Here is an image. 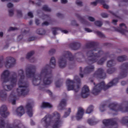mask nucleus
<instances>
[{
	"instance_id": "nucleus-1",
	"label": "nucleus",
	"mask_w": 128,
	"mask_h": 128,
	"mask_svg": "<svg viewBox=\"0 0 128 128\" xmlns=\"http://www.w3.org/2000/svg\"><path fill=\"white\" fill-rule=\"evenodd\" d=\"M56 66V58L52 57L50 60V66L46 64L41 68L40 74H36V66L34 65H30L26 68V74L28 78H32V84L34 86H38L40 90L44 92L46 86L50 84L54 80L52 79V72L50 68H54Z\"/></svg>"
},
{
	"instance_id": "nucleus-2",
	"label": "nucleus",
	"mask_w": 128,
	"mask_h": 128,
	"mask_svg": "<svg viewBox=\"0 0 128 128\" xmlns=\"http://www.w3.org/2000/svg\"><path fill=\"white\" fill-rule=\"evenodd\" d=\"M120 68L121 72L118 78H114L113 80L110 81L107 85H106L104 81L98 83L94 87L92 94H94V96H98V94H100L102 90H106L110 88H112L113 86H116V84L118 82V80H122V78H126L128 72V62H125L122 64L120 66Z\"/></svg>"
},
{
	"instance_id": "nucleus-3",
	"label": "nucleus",
	"mask_w": 128,
	"mask_h": 128,
	"mask_svg": "<svg viewBox=\"0 0 128 128\" xmlns=\"http://www.w3.org/2000/svg\"><path fill=\"white\" fill-rule=\"evenodd\" d=\"M98 43L94 41H89L85 44L84 46L88 49L85 52V56L88 58L86 62L88 64H92L96 62L98 58L104 54V52L102 50L98 52V48L95 46H98Z\"/></svg>"
},
{
	"instance_id": "nucleus-4",
	"label": "nucleus",
	"mask_w": 128,
	"mask_h": 128,
	"mask_svg": "<svg viewBox=\"0 0 128 128\" xmlns=\"http://www.w3.org/2000/svg\"><path fill=\"white\" fill-rule=\"evenodd\" d=\"M66 60H68L70 62L74 60L79 62H82L86 60V56L82 52H80L76 53L74 57L70 52L64 51L58 61L60 68H62L66 66Z\"/></svg>"
},
{
	"instance_id": "nucleus-5",
	"label": "nucleus",
	"mask_w": 128,
	"mask_h": 128,
	"mask_svg": "<svg viewBox=\"0 0 128 128\" xmlns=\"http://www.w3.org/2000/svg\"><path fill=\"white\" fill-rule=\"evenodd\" d=\"M18 76L20 78L18 82V88H17L18 96H26L28 94V82L24 80V72L23 70L20 69L18 71Z\"/></svg>"
},
{
	"instance_id": "nucleus-6",
	"label": "nucleus",
	"mask_w": 128,
	"mask_h": 128,
	"mask_svg": "<svg viewBox=\"0 0 128 128\" xmlns=\"http://www.w3.org/2000/svg\"><path fill=\"white\" fill-rule=\"evenodd\" d=\"M74 80H67L66 82V86H67L68 90H74L78 92L80 88V78L78 76H75Z\"/></svg>"
},
{
	"instance_id": "nucleus-7",
	"label": "nucleus",
	"mask_w": 128,
	"mask_h": 128,
	"mask_svg": "<svg viewBox=\"0 0 128 128\" xmlns=\"http://www.w3.org/2000/svg\"><path fill=\"white\" fill-rule=\"evenodd\" d=\"M9 84H3L2 88L6 92H10L16 86L18 82V74L16 72H12V78H10Z\"/></svg>"
},
{
	"instance_id": "nucleus-8",
	"label": "nucleus",
	"mask_w": 128,
	"mask_h": 128,
	"mask_svg": "<svg viewBox=\"0 0 128 128\" xmlns=\"http://www.w3.org/2000/svg\"><path fill=\"white\" fill-rule=\"evenodd\" d=\"M22 126V124L20 120H16L12 124H9L4 122L2 118H0V128H21Z\"/></svg>"
},
{
	"instance_id": "nucleus-9",
	"label": "nucleus",
	"mask_w": 128,
	"mask_h": 128,
	"mask_svg": "<svg viewBox=\"0 0 128 128\" xmlns=\"http://www.w3.org/2000/svg\"><path fill=\"white\" fill-rule=\"evenodd\" d=\"M55 117L56 118L54 120V124L52 126V128H60L62 126V120H60V113L56 112L52 114V118Z\"/></svg>"
},
{
	"instance_id": "nucleus-10",
	"label": "nucleus",
	"mask_w": 128,
	"mask_h": 128,
	"mask_svg": "<svg viewBox=\"0 0 128 128\" xmlns=\"http://www.w3.org/2000/svg\"><path fill=\"white\" fill-rule=\"evenodd\" d=\"M4 64L6 68H14L16 66V59L12 56L7 57Z\"/></svg>"
},
{
	"instance_id": "nucleus-11",
	"label": "nucleus",
	"mask_w": 128,
	"mask_h": 128,
	"mask_svg": "<svg viewBox=\"0 0 128 128\" xmlns=\"http://www.w3.org/2000/svg\"><path fill=\"white\" fill-rule=\"evenodd\" d=\"M10 72L8 70H4L1 74V80H2L3 84H6V82H8L10 80V78H12V74L10 78Z\"/></svg>"
},
{
	"instance_id": "nucleus-12",
	"label": "nucleus",
	"mask_w": 128,
	"mask_h": 128,
	"mask_svg": "<svg viewBox=\"0 0 128 128\" xmlns=\"http://www.w3.org/2000/svg\"><path fill=\"white\" fill-rule=\"evenodd\" d=\"M93 76L97 78H106V75L102 68H98L93 74Z\"/></svg>"
},
{
	"instance_id": "nucleus-13",
	"label": "nucleus",
	"mask_w": 128,
	"mask_h": 128,
	"mask_svg": "<svg viewBox=\"0 0 128 128\" xmlns=\"http://www.w3.org/2000/svg\"><path fill=\"white\" fill-rule=\"evenodd\" d=\"M120 28H114L115 32H118L122 34H124L126 32H128V28L126 26V24L122 23L120 24Z\"/></svg>"
},
{
	"instance_id": "nucleus-14",
	"label": "nucleus",
	"mask_w": 128,
	"mask_h": 128,
	"mask_svg": "<svg viewBox=\"0 0 128 128\" xmlns=\"http://www.w3.org/2000/svg\"><path fill=\"white\" fill-rule=\"evenodd\" d=\"M118 119L112 118V119H107L104 120L102 122L103 124L105 126L106 128L108 126H114L118 124Z\"/></svg>"
},
{
	"instance_id": "nucleus-15",
	"label": "nucleus",
	"mask_w": 128,
	"mask_h": 128,
	"mask_svg": "<svg viewBox=\"0 0 128 128\" xmlns=\"http://www.w3.org/2000/svg\"><path fill=\"white\" fill-rule=\"evenodd\" d=\"M8 108L6 105H2L0 107V114L2 118H6L10 113L8 112Z\"/></svg>"
},
{
	"instance_id": "nucleus-16",
	"label": "nucleus",
	"mask_w": 128,
	"mask_h": 128,
	"mask_svg": "<svg viewBox=\"0 0 128 128\" xmlns=\"http://www.w3.org/2000/svg\"><path fill=\"white\" fill-rule=\"evenodd\" d=\"M52 118V116L47 114L42 120V124H46V127L48 128V126L50 125V120Z\"/></svg>"
},
{
	"instance_id": "nucleus-17",
	"label": "nucleus",
	"mask_w": 128,
	"mask_h": 128,
	"mask_svg": "<svg viewBox=\"0 0 128 128\" xmlns=\"http://www.w3.org/2000/svg\"><path fill=\"white\" fill-rule=\"evenodd\" d=\"M69 46L74 50H80V46H82V44L80 42H74L69 44Z\"/></svg>"
},
{
	"instance_id": "nucleus-18",
	"label": "nucleus",
	"mask_w": 128,
	"mask_h": 128,
	"mask_svg": "<svg viewBox=\"0 0 128 128\" xmlns=\"http://www.w3.org/2000/svg\"><path fill=\"white\" fill-rule=\"evenodd\" d=\"M88 92H90L88 86H84L82 88L81 96L83 98H86L88 96Z\"/></svg>"
},
{
	"instance_id": "nucleus-19",
	"label": "nucleus",
	"mask_w": 128,
	"mask_h": 128,
	"mask_svg": "<svg viewBox=\"0 0 128 128\" xmlns=\"http://www.w3.org/2000/svg\"><path fill=\"white\" fill-rule=\"evenodd\" d=\"M16 92H14V91H12L8 97V100H9L10 102H12V104H16Z\"/></svg>"
},
{
	"instance_id": "nucleus-20",
	"label": "nucleus",
	"mask_w": 128,
	"mask_h": 128,
	"mask_svg": "<svg viewBox=\"0 0 128 128\" xmlns=\"http://www.w3.org/2000/svg\"><path fill=\"white\" fill-rule=\"evenodd\" d=\"M84 108H79L76 114L77 120H80V118H82V116H84Z\"/></svg>"
},
{
	"instance_id": "nucleus-21",
	"label": "nucleus",
	"mask_w": 128,
	"mask_h": 128,
	"mask_svg": "<svg viewBox=\"0 0 128 128\" xmlns=\"http://www.w3.org/2000/svg\"><path fill=\"white\" fill-rule=\"evenodd\" d=\"M26 108L27 110V114L30 117L32 118V104L30 103H28L26 104Z\"/></svg>"
},
{
	"instance_id": "nucleus-22",
	"label": "nucleus",
	"mask_w": 128,
	"mask_h": 128,
	"mask_svg": "<svg viewBox=\"0 0 128 128\" xmlns=\"http://www.w3.org/2000/svg\"><path fill=\"white\" fill-rule=\"evenodd\" d=\"M8 98V93L4 88H0V99L2 100H6Z\"/></svg>"
},
{
	"instance_id": "nucleus-23",
	"label": "nucleus",
	"mask_w": 128,
	"mask_h": 128,
	"mask_svg": "<svg viewBox=\"0 0 128 128\" xmlns=\"http://www.w3.org/2000/svg\"><path fill=\"white\" fill-rule=\"evenodd\" d=\"M94 71V66L90 65L88 66H86L84 70V74H90L92 72Z\"/></svg>"
},
{
	"instance_id": "nucleus-24",
	"label": "nucleus",
	"mask_w": 128,
	"mask_h": 128,
	"mask_svg": "<svg viewBox=\"0 0 128 128\" xmlns=\"http://www.w3.org/2000/svg\"><path fill=\"white\" fill-rule=\"evenodd\" d=\"M34 54V52L30 51L28 52L26 55V58H28V60H30V62H36V58L34 57L32 58Z\"/></svg>"
},
{
	"instance_id": "nucleus-25",
	"label": "nucleus",
	"mask_w": 128,
	"mask_h": 128,
	"mask_svg": "<svg viewBox=\"0 0 128 128\" xmlns=\"http://www.w3.org/2000/svg\"><path fill=\"white\" fill-rule=\"evenodd\" d=\"M108 56H110V54L108 53H106L104 56L102 58L98 61V64L102 66V64H104V62L108 60Z\"/></svg>"
},
{
	"instance_id": "nucleus-26",
	"label": "nucleus",
	"mask_w": 128,
	"mask_h": 128,
	"mask_svg": "<svg viewBox=\"0 0 128 128\" xmlns=\"http://www.w3.org/2000/svg\"><path fill=\"white\" fill-rule=\"evenodd\" d=\"M16 114L18 116H22L24 114V107L22 106L18 107L16 110Z\"/></svg>"
},
{
	"instance_id": "nucleus-27",
	"label": "nucleus",
	"mask_w": 128,
	"mask_h": 128,
	"mask_svg": "<svg viewBox=\"0 0 128 128\" xmlns=\"http://www.w3.org/2000/svg\"><path fill=\"white\" fill-rule=\"evenodd\" d=\"M66 106V100L62 99L58 106V110H64V108Z\"/></svg>"
},
{
	"instance_id": "nucleus-28",
	"label": "nucleus",
	"mask_w": 128,
	"mask_h": 128,
	"mask_svg": "<svg viewBox=\"0 0 128 128\" xmlns=\"http://www.w3.org/2000/svg\"><path fill=\"white\" fill-rule=\"evenodd\" d=\"M120 122L124 126H126L128 128V116H125L122 118Z\"/></svg>"
},
{
	"instance_id": "nucleus-29",
	"label": "nucleus",
	"mask_w": 128,
	"mask_h": 128,
	"mask_svg": "<svg viewBox=\"0 0 128 128\" xmlns=\"http://www.w3.org/2000/svg\"><path fill=\"white\" fill-rule=\"evenodd\" d=\"M116 66V61L114 60H110L106 62L107 68H112V66Z\"/></svg>"
},
{
	"instance_id": "nucleus-30",
	"label": "nucleus",
	"mask_w": 128,
	"mask_h": 128,
	"mask_svg": "<svg viewBox=\"0 0 128 128\" xmlns=\"http://www.w3.org/2000/svg\"><path fill=\"white\" fill-rule=\"evenodd\" d=\"M40 108H52V105L46 102H43L42 104L40 106Z\"/></svg>"
},
{
	"instance_id": "nucleus-31",
	"label": "nucleus",
	"mask_w": 128,
	"mask_h": 128,
	"mask_svg": "<svg viewBox=\"0 0 128 128\" xmlns=\"http://www.w3.org/2000/svg\"><path fill=\"white\" fill-rule=\"evenodd\" d=\"M128 60V56H126V55L119 56L117 58V60L120 62H124V60Z\"/></svg>"
},
{
	"instance_id": "nucleus-32",
	"label": "nucleus",
	"mask_w": 128,
	"mask_h": 128,
	"mask_svg": "<svg viewBox=\"0 0 128 128\" xmlns=\"http://www.w3.org/2000/svg\"><path fill=\"white\" fill-rule=\"evenodd\" d=\"M62 84H64V80L62 79H60L56 82V88H60L62 86Z\"/></svg>"
},
{
	"instance_id": "nucleus-33",
	"label": "nucleus",
	"mask_w": 128,
	"mask_h": 128,
	"mask_svg": "<svg viewBox=\"0 0 128 128\" xmlns=\"http://www.w3.org/2000/svg\"><path fill=\"white\" fill-rule=\"evenodd\" d=\"M36 33L40 36H44L46 34V30L44 28H39L36 30Z\"/></svg>"
},
{
	"instance_id": "nucleus-34",
	"label": "nucleus",
	"mask_w": 128,
	"mask_h": 128,
	"mask_svg": "<svg viewBox=\"0 0 128 128\" xmlns=\"http://www.w3.org/2000/svg\"><path fill=\"white\" fill-rule=\"evenodd\" d=\"M116 68H110L107 70V73L109 74H114V72H116Z\"/></svg>"
},
{
	"instance_id": "nucleus-35",
	"label": "nucleus",
	"mask_w": 128,
	"mask_h": 128,
	"mask_svg": "<svg viewBox=\"0 0 128 128\" xmlns=\"http://www.w3.org/2000/svg\"><path fill=\"white\" fill-rule=\"evenodd\" d=\"M100 2H104V1L102 0H96V2H92L90 4L94 6H96L98 4H100Z\"/></svg>"
},
{
	"instance_id": "nucleus-36",
	"label": "nucleus",
	"mask_w": 128,
	"mask_h": 128,
	"mask_svg": "<svg viewBox=\"0 0 128 128\" xmlns=\"http://www.w3.org/2000/svg\"><path fill=\"white\" fill-rule=\"evenodd\" d=\"M95 34H96L98 36H100V38H106V36L104 35V34H102L100 32L96 31L95 32Z\"/></svg>"
},
{
	"instance_id": "nucleus-37",
	"label": "nucleus",
	"mask_w": 128,
	"mask_h": 128,
	"mask_svg": "<svg viewBox=\"0 0 128 128\" xmlns=\"http://www.w3.org/2000/svg\"><path fill=\"white\" fill-rule=\"evenodd\" d=\"M42 10L44 12H52V10L50 8H48L47 5L43 6Z\"/></svg>"
},
{
	"instance_id": "nucleus-38",
	"label": "nucleus",
	"mask_w": 128,
	"mask_h": 128,
	"mask_svg": "<svg viewBox=\"0 0 128 128\" xmlns=\"http://www.w3.org/2000/svg\"><path fill=\"white\" fill-rule=\"evenodd\" d=\"M93 110H94V107L92 106H90L87 108L86 110V114H90V112H92Z\"/></svg>"
},
{
	"instance_id": "nucleus-39",
	"label": "nucleus",
	"mask_w": 128,
	"mask_h": 128,
	"mask_svg": "<svg viewBox=\"0 0 128 128\" xmlns=\"http://www.w3.org/2000/svg\"><path fill=\"white\" fill-rule=\"evenodd\" d=\"M32 2V4L36 3V4L37 6H40V0H35L34 2L30 0V2Z\"/></svg>"
},
{
	"instance_id": "nucleus-40",
	"label": "nucleus",
	"mask_w": 128,
	"mask_h": 128,
	"mask_svg": "<svg viewBox=\"0 0 128 128\" xmlns=\"http://www.w3.org/2000/svg\"><path fill=\"white\" fill-rule=\"evenodd\" d=\"M76 16L79 18L80 20L82 22V24H84L86 22V20L78 14H76Z\"/></svg>"
},
{
	"instance_id": "nucleus-41",
	"label": "nucleus",
	"mask_w": 128,
	"mask_h": 128,
	"mask_svg": "<svg viewBox=\"0 0 128 128\" xmlns=\"http://www.w3.org/2000/svg\"><path fill=\"white\" fill-rule=\"evenodd\" d=\"M88 122L90 126H94V124H96V122L92 119L88 120Z\"/></svg>"
},
{
	"instance_id": "nucleus-42",
	"label": "nucleus",
	"mask_w": 128,
	"mask_h": 128,
	"mask_svg": "<svg viewBox=\"0 0 128 128\" xmlns=\"http://www.w3.org/2000/svg\"><path fill=\"white\" fill-rule=\"evenodd\" d=\"M60 30V28H52V32L53 34H54V36H56L57 30Z\"/></svg>"
},
{
	"instance_id": "nucleus-43",
	"label": "nucleus",
	"mask_w": 128,
	"mask_h": 128,
	"mask_svg": "<svg viewBox=\"0 0 128 128\" xmlns=\"http://www.w3.org/2000/svg\"><path fill=\"white\" fill-rule=\"evenodd\" d=\"M102 2H100L101 4H102L103 7L104 8H106V10H108V8H110V6H108V5L106 4V1L104 0H102Z\"/></svg>"
},
{
	"instance_id": "nucleus-44",
	"label": "nucleus",
	"mask_w": 128,
	"mask_h": 128,
	"mask_svg": "<svg viewBox=\"0 0 128 128\" xmlns=\"http://www.w3.org/2000/svg\"><path fill=\"white\" fill-rule=\"evenodd\" d=\"M4 66V56H0V68Z\"/></svg>"
},
{
	"instance_id": "nucleus-45",
	"label": "nucleus",
	"mask_w": 128,
	"mask_h": 128,
	"mask_svg": "<svg viewBox=\"0 0 128 128\" xmlns=\"http://www.w3.org/2000/svg\"><path fill=\"white\" fill-rule=\"evenodd\" d=\"M70 108H68V112H65L63 118H68V116H70Z\"/></svg>"
},
{
	"instance_id": "nucleus-46",
	"label": "nucleus",
	"mask_w": 128,
	"mask_h": 128,
	"mask_svg": "<svg viewBox=\"0 0 128 128\" xmlns=\"http://www.w3.org/2000/svg\"><path fill=\"white\" fill-rule=\"evenodd\" d=\"M18 28L10 27L8 29V32H14V30H18Z\"/></svg>"
},
{
	"instance_id": "nucleus-47",
	"label": "nucleus",
	"mask_w": 128,
	"mask_h": 128,
	"mask_svg": "<svg viewBox=\"0 0 128 128\" xmlns=\"http://www.w3.org/2000/svg\"><path fill=\"white\" fill-rule=\"evenodd\" d=\"M94 24L96 26H97L100 27L102 26V22L100 21H96L94 22Z\"/></svg>"
},
{
	"instance_id": "nucleus-48",
	"label": "nucleus",
	"mask_w": 128,
	"mask_h": 128,
	"mask_svg": "<svg viewBox=\"0 0 128 128\" xmlns=\"http://www.w3.org/2000/svg\"><path fill=\"white\" fill-rule=\"evenodd\" d=\"M76 4H77V6H82V1L80 0H76Z\"/></svg>"
},
{
	"instance_id": "nucleus-49",
	"label": "nucleus",
	"mask_w": 128,
	"mask_h": 128,
	"mask_svg": "<svg viewBox=\"0 0 128 128\" xmlns=\"http://www.w3.org/2000/svg\"><path fill=\"white\" fill-rule=\"evenodd\" d=\"M8 14H9L10 16H14V10L13 9H10V10H8Z\"/></svg>"
},
{
	"instance_id": "nucleus-50",
	"label": "nucleus",
	"mask_w": 128,
	"mask_h": 128,
	"mask_svg": "<svg viewBox=\"0 0 128 128\" xmlns=\"http://www.w3.org/2000/svg\"><path fill=\"white\" fill-rule=\"evenodd\" d=\"M16 12H17L18 16L19 18H22V10H17Z\"/></svg>"
},
{
	"instance_id": "nucleus-51",
	"label": "nucleus",
	"mask_w": 128,
	"mask_h": 128,
	"mask_svg": "<svg viewBox=\"0 0 128 128\" xmlns=\"http://www.w3.org/2000/svg\"><path fill=\"white\" fill-rule=\"evenodd\" d=\"M104 106H106V104H104L100 105V112H104Z\"/></svg>"
},
{
	"instance_id": "nucleus-52",
	"label": "nucleus",
	"mask_w": 128,
	"mask_h": 128,
	"mask_svg": "<svg viewBox=\"0 0 128 128\" xmlns=\"http://www.w3.org/2000/svg\"><path fill=\"white\" fill-rule=\"evenodd\" d=\"M54 54H56V50L52 49L49 51V54H50V56H52Z\"/></svg>"
},
{
	"instance_id": "nucleus-53",
	"label": "nucleus",
	"mask_w": 128,
	"mask_h": 128,
	"mask_svg": "<svg viewBox=\"0 0 128 128\" xmlns=\"http://www.w3.org/2000/svg\"><path fill=\"white\" fill-rule=\"evenodd\" d=\"M80 78H84V74H82V67L80 68Z\"/></svg>"
},
{
	"instance_id": "nucleus-54",
	"label": "nucleus",
	"mask_w": 128,
	"mask_h": 128,
	"mask_svg": "<svg viewBox=\"0 0 128 128\" xmlns=\"http://www.w3.org/2000/svg\"><path fill=\"white\" fill-rule=\"evenodd\" d=\"M101 16H102V18H108V14L106 13H102L101 14Z\"/></svg>"
},
{
	"instance_id": "nucleus-55",
	"label": "nucleus",
	"mask_w": 128,
	"mask_h": 128,
	"mask_svg": "<svg viewBox=\"0 0 128 128\" xmlns=\"http://www.w3.org/2000/svg\"><path fill=\"white\" fill-rule=\"evenodd\" d=\"M88 20H90V22H94V20H96L94 18L90 16H88Z\"/></svg>"
},
{
	"instance_id": "nucleus-56",
	"label": "nucleus",
	"mask_w": 128,
	"mask_h": 128,
	"mask_svg": "<svg viewBox=\"0 0 128 128\" xmlns=\"http://www.w3.org/2000/svg\"><path fill=\"white\" fill-rule=\"evenodd\" d=\"M7 6H8V8H10L14 7V4H12L10 3V2H9V3L7 4Z\"/></svg>"
},
{
	"instance_id": "nucleus-57",
	"label": "nucleus",
	"mask_w": 128,
	"mask_h": 128,
	"mask_svg": "<svg viewBox=\"0 0 128 128\" xmlns=\"http://www.w3.org/2000/svg\"><path fill=\"white\" fill-rule=\"evenodd\" d=\"M48 24H50V23L46 21V22H44L43 23H42V26H48Z\"/></svg>"
},
{
	"instance_id": "nucleus-58",
	"label": "nucleus",
	"mask_w": 128,
	"mask_h": 128,
	"mask_svg": "<svg viewBox=\"0 0 128 128\" xmlns=\"http://www.w3.org/2000/svg\"><path fill=\"white\" fill-rule=\"evenodd\" d=\"M28 16H30V18H34V14H32V12H28Z\"/></svg>"
},
{
	"instance_id": "nucleus-59",
	"label": "nucleus",
	"mask_w": 128,
	"mask_h": 128,
	"mask_svg": "<svg viewBox=\"0 0 128 128\" xmlns=\"http://www.w3.org/2000/svg\"><path fill=\"white\" fill-rule=\"evenodd\" d=\"M72 26H78V24H76V20H73L72 22Z\"/></svg>"
},
{
	"instance_id": "nucleus-60",
	"label": "nucleus",
	"mask_w": 128,
	"mask_h": 128,
	"mask_svg": "<svg viewBox=\"0 0 128 128\" xmlns=\"http://www.w3.org/2000/svg\"><path fill=\"white\" fill-rule=\"evenodd\" d=\"M56 16H58V18H64V14L60 13H57Z\"/></svg>"
},
{
	"instance_id": "nucleus-61",
	"label": "nucleus",
	"mask_w": 128,
	"mask_h": 128,
	"mask_svg": "<svg viewBox=\"0 0 128 128\" xmlns=\"http://www.w3.org/2000/svg\"><path fill=\"white\" fill-rule=\"evenodd\" d=\"M35 22L36 26H38L40 24V20L38 19H36Z\"/></svg>"
},
{
	"instance_id": "nucleus-62",
	"label": "nucleus",
	"mask_w": 128,
	"mask_h": 128,
	"mask_svg": "<svg viewBox=\"0 0 128 128\" xmlns=\"http://www.w3.org/2000/svg\"><path fill=\"white\" fill-rule=\"evenodd\" d=\"M84 30L86 32H92V30H90V29L88 28H85Z\"/></svg>"
},
{
	"instance_id": "nucleus-63",
	"label": "nucleus",
	"mask_w": 128,
	"mask_h": 128,
	"mask_svg": "<svg viewBox=\"0 0 128 128\" xmlns=\"http://www.w3.org/2000/svg\"><path fill=\"white\" fill-rule=\"evenodd\" d=\"M60 2L62 4H68V0H60Z\"/></svg>"
},
{
	"instance_id": "nucleus-64",
	"label": "nucleus",
	"mask_w": 128,
	"mask_h": 128,
	"mask_svg": "<svg viewBox=\"0 0 128 128\" xmlns=\"http://www.w3.org/2000/svg\"><path fill=\"white\" fill-rule=\"evenodd\" d=\"M109 12L110 14H112V16H116V18H118V16H116V14L112 12V11H109Z\"/></svg>"
}]
</instances>
